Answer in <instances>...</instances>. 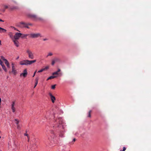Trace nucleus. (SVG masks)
<instances>
[{"label": "nucleus", "instance_id": "nucleus-50", "mask_svg": "<svg viewBox=\"0 0 151 151\" xmlns=\"http://www.w3.org/2000/svg\"><path fill=\"white\" fill-rule=\"evenodd\" d=\"M1 45V41L0 40V45Z\"/></svg>", "mask_w": 151, "mask_h": 151}, {"label": "nucleus", "instance_id": "nucleus-44", "mask_svg": "<svg viewBox=\"0 0 151 151\" xmlns=\"http://www.w3.org/2000/svg\"><path fill=\"white\" fill-rule=\"evenodd\" d=\"M60 71V69H58V70L57 71L58 72V73Z\"/></svg>", "mask_w": 151, "mask_h": 151}, {"label": "nucleus", "instance_id": "nucleus-49", "mask_svg": "<svg viewBox=\"0 0 151 151\" xmlns=\"http://www.w3.org/2000/svg\"><path fill=\"white\" fill-rule=\"evenodd\" d=\"M1 98H0V103H1Z\"/></svg>", "mask_w": 151, "mask_h": 151}, {"label": "nucleus", "instance_id": "nucleus-41", "mask_svg": "<svg viewBox=\"0 0 151 151\" xmlns=\"http://www.w3.org/2000/svg\"><path fill=\"white\" fill-rule=\"evenodd\" d=\"M15 8V7H12V8H10L9 9H10L11 10H12L13 9H14Z\"/></svg>", "mask_w": 151, "mask_h": 151}, {"label": "nucleus", "instance_id": "nucleus-52", "mask_svg": "<svg viewBox=\"0 0 151 151\" xmlns=\"http://www.w3.org/2000/svg\"><path fill=\"white\" fill-rule=\"evenodd\" d=\"M27 138H28V141H29V137H28Z\"/></svg>", "mask_w": 151, "mask_h": 151}, {"label": "nucleus", "instance_id": "nucleus-6", "mask_svg": "<svg viewBox=\"0 0 151 151\" xmlns=\"http://www.w3.org/2000/svg\"><path fill=\"white\" fill-rule=\"evenodd\" d=\"M26 52L28 54V57L29 59H32L34 58V53L31 51L29 50H27Z\"/></svg>", "mask_w": 151, "mask_h": 151}, {"label": "nucleus", "instance_id": "nucleus-12", "mask_svg": "<svg viewBox=\"0 0 151 151\" xmlns=\"http://www.w3.org/2000/svg\"><path fill=\"white\" fill-rule=\"evenodd\" d=\"M49 95L50 97V98L52 102L54 103L55 102V97L54 96L50 93H49Z\"/></svg>", "mask_w": 151, "mask_h": 151}, {"label": "nucleus", "instance_id": "nucleus-25", "mask_svg": "<svg viewBox=\"0 0 151 151\" xmlns=\"http://www.w3.org/2000/svg\"><path fill=\"white\" fill-rule=\"evenodd\" d=\"M91 110H90L88 113V117H91Z\"/></svg>", "mask_w": 151, "mask_h": 151}, {"label": "nucleus", "instance_id": "nucleus-39", "mask_svg": "<svg viewBox=\"0 0 151 151\" xmlns=\"http://www.w3.org/2000/svg\"><path fill=\"white\" fill-rule=\"evenodd\" d=\"M27 26H28V25H32V24L30 23H27Z\"/></svg>", "mask_w": 151, "mask_h": 151}, {"label": "nucleus", "instance_id": "nucleus-26", "mask_svg": "<svg viewBox=\"0 0 151 151\" xmlns=\"http://www.w3.org/2000/svg\"><path fill=\"white\" fill-rule=\"evenodd\" d=\"M52 52H49L47 56L46 57H47L48 56H52Z\"/></svg>", "mask_w": 151, "mask_h": 151}, {"label": "nucleus", "instance_id": "nucleus-9", "mask_svg": "<svg viewBox=\"0 0 151 151\" xmlns=\"http://www.w3.org/2000/svg\"><path fill=\"white\" fill-rule=\"evenodd\" d=\"M60 151H70V150L68 147L64 145L60 148Z\"/></svg>", "mask_w": 151, "mask_h": 151}, {"label": "nucleus", "instance_id": "nucleus-40", "mask_svg": "<svg viewBox=\"0 0 151 151\" xmlns=\"http://www.w3.org/2000/svg\"><path fill=\"white\" fill-rule=\"evenodd\" d=\"M12 27L14 28V30L19 31V30H18L17 28H15L14 27Z\"/></svg>", "mask_w": 151, "mask_h": 151}, {"label": "nucleus", "instance_id": "nucleus-5", "mask_svg": "<svg viewBox=\"0 0 151 151\" xmlns=\"http://www.w3.org/2000/svg\"><path fill=\"white\" fill-rule=\"evenodd\" d=\"M28 16L30 18H32L35 21H42L43 20L41 18L38 17L35 14H29L28 15Z\"/></svg>", "mask_w": 151, "mask_h": 151}, {"label": "nucleus", "instance_id": "nucleus-47", "mask_svg": "<svg viewBox=\"0 0 151 151\" xmlns=\"http://www.w3.org/2000/svg\"><path fill=\"white\" fill-rule=\"evenodd\" d=\"M0 22H4V21L3 20L1 19H0Z\"/></svg>", "mask_w": 151, "mask_h": 151}, {"label": "nucleus", "instance_id": "nucleus-23", "mask_svg": "<svg viewBox=\"0 0 151 151\" xmlns=\"http://www.w3.org/2000/svg\"><path fill=\"white\" fill-rule=\"evenodd\" d=\"M14 121H16L15 123L16 124L17 126H18L19 125V121L17 119H14Z\"/></svg>", "mask_w": 151, "mask_h": 151}, {"label": "nucleus", "instance_id": "nucleus-34", "mask_svg": "<svg viewBox=\"0 0 151 151\" xmlns=\"http://www.w3.org/2000/svg\"><path fill=\"white\" fill-rule=\"evenodd\" d=\"M4 7L5 9H6L8 8V6L7 5H4Z\"/></svg>", "mask_w": 151, "mask_h": 151}, {"label": "nucleus", "instance_id": "nucleus-10", "mask_svg": "<svg viewBox=\"0 0 151 151\" xmlns=\"http://www.w3.org/2000/svg\"><path fill=\"white\" fill-rule=\"evenodd\" d=\"M37 142L36 139L34 138H33L31 141H30V143L32 145V146H34V147L33 149H35L36 147H35L34 146H36V143ZM32 149L33 148H32Z\"/></svg>", "mask_w": 151, "mask_h": 151}, {"label": "nucleus", "instance_id": "nucleus-18", "mask_svg": "<svg viewBox=\"0 0 151 151\" xmlns=\"http://www.w3.org/2000/svg\"><path fill=\"white\" fill-rule=\"evenodd\" d=\"M64 132L63 131H60V133H59V135L60 137H64Z\"/></svg>", "mask_w": 151, "mask_h": 151}, {"label": "nucleus", "instance_id": "nucleus-45", "mask_svg": "<svg viewBox=\"0 0 151 151\" xmlns=\"http://www.w3.org/2000/svg\"><path fill=\"white\" fill-rule=\"evenodd\" d=\"M35 75V72H34L33 74V75L32 76V77H34Z\"/></svg>", "mask_w": 151, "mask_h": 151}, {"label": "nucleus", "instance_id": "nucleus-53", "mask_svg": "<svg viewBox=\"0 0 151 151\" xmlns=\"http://www.w3.org/2000/svg\"><path fill=\"white\" fill-rule=\"evenodd\" d=\"M37 70H36L34 72H35V74H36V72H37Z\"/></svg>", "mask_w": 151, "mask_h": 151}, {"label": "nucleus", "instance_id": "nucleus-42", "mask_svg": "<svg viewBox=\"0 0 151 151\" xmlns=\"http://www.w3.org/2000/svg\"><path fill=\"white\" fill-rule=\"evenodd\" d=\"M43 40L44 41H46V40H47L48 39H47V38H45V39H44Z\"/></svg>", "mask_w": 151, "mask_h": 151}, {"label": "nucleus", "instance_id": "nucleus-56", "mask_svg": "<svg viewBox=\"0 0 151 151\" xmlns=\"http://www.w3.org/2000/svg\"><path fill=\"white\" fill-rule=\"evenodd\" d=\"M54 115H55V114H54ZM54 117H55V116H54Z\"/></svg>", "mask_w": 151, "mask_h": 151}, {"label": "nucleus", "instance_id": "nucleus-3", "mask_svg": "<svg viewBox=\"0 0 151 151\" xmlns=\"http://www.w3.org/2000/svg\"><path fill=\"white\" fill-rule=\"evenodd\" d=\"M17 26L21 28H26L29 29V27L28 26L27 23L24 22H21L17 24Z\"/></svg>", "mask_w": 151, "mask_h": 151}, {"label": "nucleus", "instance_id": "nucleus-55", "mask_svg": "<svg viewBox=\"0 0 151 151\" xmlns=\"http://www.w3.org/2000/svg\"><path fill=\"white\" fill-rule=\"evenodd\" d=\"M32 150H29V151H32Z\"/></svg>", "mask_w": 151, "mask_h": 151}, {"label": "nucleus", "instance_id": "nucleus-32", "mask_svg": "<svg viewBox=\"0 0 151 151\" xmlns=\"http://www.w3.org/2000/svg\"><path fill=\"white\" fill-rule=\"evenodd\" d=\"M49 68V67L48 66H46L45 68H43V69H45V70H47Z\"/></svg>", "mask_w": 151, "mask_h": 151}, {"label": "nucleus", "instance_id": "nucleus-43", "mask_svg": "<svg viewBox=\"0 0 151 151\" xmlns=\"http://www.w3.org/2000/svg\"><path fill=\"white\" fill-rule=\"evenodd\" d=\"M24 35L25 37L29 35H28V34H24Z\"/></svg>", "mask_w": 151, "mask_h": 151}, {"label": "nucleus", "instance_id": "nucleus-48", "mask_svg": "<svg viewBox=\"0 0 151 151\" xmlns=\"http://www.w3.org/2000/svg\"><path fill=\"white\" fill-rule=\"evenodd\" d=\"M19 58V56H18L17 58H16V59L17 60V59H18Z\"/></svg>", "mask_w": 151, "mask_h": 151}, {"label": "nucleus", "instance_id": "nucleus-15", "mask_svg": "<svg viewBox=\"0 0 151 151\" xmlns=\"http://www.w3.org/2000/svg\"><path fill=\"white\" fill-rule=\"evenodd\" d=\"M12 41L14 42V44L17 47H18L19 46V43L18 40H14Z\"/></svg>", "mask_w": 151, "mask_h": 151}, {"label": "nucleus", "instance_id": "nucleus-17", "mask_svg": "<svg viewBox=\"0 0 151 151\" xmlns=\"http://www.w3.org/2000/svg\"><path fill=\"white\" fill-rule=\"evenodd\" d=\"M6 29L0 27V33H6Z\"/></svg>", "mask_w": 151, "mask_h": 151}, {"label": "nucleus", "instance_id": "nucleus-1", "mask_svg": "<svg viewBox=\"0 0 151 151\" xmlns=\"http://www.w3.org/2000/svg\"><path fill=\"white\" fill-rule=\"evenodd\" d=\"M54 124L55 126L53 127H57L59 128H62L64 129V122L61 117H59L57 119L55 120Z\"/></svg>", "mask_w": 151, "mask_h": 151}, {"label": "nucleus", "instance_id": "nucleus-57", "mask_svg": "<svg viewBox=\"0 0 151 151\" xmlns=\"http://www.w3.org/2000/svg\"><path fill=\"white\" fill-rule=\"evenodd\" d=\"M1 138V136H0V138Z\"/></svg>", "mask_w": 151, "mask_h": 151}, {"label": "nucleus", "instance_id": "nucleus-33", "mask_svg": "<svg viewBox=\"0 0 151 151\" xmlns=\"http://www.w3.org/2000/svg\"><path fill=\"white\" fill-rule=\"evenodd\" d=\"M27 131H26V133H25L24 134V135L25 136H26L28 137V134L27 133Z\"/></svg>", "mask_w": 151, "mask_h": 151}, {"label": "nucleus", "instance_id": "nucleus-21", "mask_svg": "<svg viewBox=\"0 0 151 151\" xmlns=\"http://www.w3.org/2000/svg\"><path fill=\"white\" fill-rule=\"evenodd\" d=\"M5 64L6 65L7 67L8 68L9 67V63L8 62V61H7V60H6L5 62Z\"/></svg>", "mask_w": 151, "mask_h": 151}, {"label": "nucleus", "instance_id": "nucleus-51", "mask_svg": "<svg viewBox=\"0 0 151 151\" xmlns=\"http://www.w3.org/2000/svg\"><path fill=\"white\" fill-rule=\"evenodd\" d=\"M19 125H18V126H17V128H19Z\"/></svg>", "mask_w": 151, "mask_h": 151}, {"label": "nucleus", "instance_id": "nucleus-27", "mask_svg": "<svg viewBox=\"0 0 151 151\" xmlns=\"http://www.w3.org/2000/svg\"><path fill=\"white\" fill-rule=\"evenodd\" d=\"M0 64L2 66V65H4V64L3 63V62L2 61L1 59H0Z\"/></svg>", "mask_w": 151, "mask_h": 151}, {"label": "nucleus", "instance_id": "nucleus-36", "mask_svg": "<svg viewBox=\"0 0 151 151\" xmlns=\"http://www.w3.org/2000/svg\"><path fill=\"white\" fill-rule=\"evenodd\" d=\"M76 140V139L75 138H74L73 139V140H72V142L73 143V142L75 141Z\"/></svg>", "mask_w": 151, "mask_h": 151}, {"label": "nucleus", "instance_id": "nucleus-4", "mask_svg": "<svg viewBox=\"0 0 151 151\" xmlns=\"http://www.w3.org/2000/svg\"><path fill=\"white\" fill-rule=\"evenodd\" d=\"M57 143V141L55 137H51L50 139L49 144L50 146L53 147Z\"/></svg>", "mask_w": 151, "mask_h": 151}, {"label": "nucleus", "instance_id": "nucleus-30", "mask_svg": "<svg viewBox=\"0 0 151 151\" xmlns=\"http://www.w3.org/2000/svg\"><path fill=\"white\" fill-rule=\"evenodd\" d=\"M58 72L57 71H56V72H55L52 73V75H58Z\"/></svg>", "mask_w": 151, "mask_h": 151}, {"label": "nucleus", "instance_id": "nucleus-35", "mask_svg": "<svg viewBox=\"0 0 151 151\" xmlns=\"http://www.w3.org/2000/svg\"><path fill=\"white\" fill-rule=\"evenodd\" d=\"M55 63V61L54 60H52V65H54Z\"/></svg>", "mask_w": 151, "mask_h": 151}, {"label": "nucleus", "instance_id": "nucleus-31", "mask_svg": "<svg viewBox=\"0 0 151 151\" xmlns=\"http://www.w3.org/2000/svg\"><path fill=\"white\" fill-rule=\"evenodd\" d=\"M126 149V148L125 147H123V150H121L120 151H125Z\"/></svg>", "mask_w": 151, "mask_h": 151}, {"label": "nucleus", "instance_id": "nucleus-54", "mask_svg": "<svg viewBox=\"0 0 151 151\" xmlns=\"http://www.w3.org/2000/svg\"><path fill=\"white\" fill-rule=\"evenodd\" d=\"M1 68L0 67V71H1Z\"/></svg>", "mask_w": 151, "mask_h": 151}, {"label": "nucleus", "instance_id": "nucleus-22", "mask_svg": "<svg viewBox=\"0 0 151 151\" xmlns=\"http://www.w3.org/2000/svg\"><path fill=\"white\" fill-rule=\"evenodd\" d=\"M2 67L3 69L4 70V71L6 72H7V70L4 65H2Z\"/></svg>", "mask_w": 151, "mask_h": 151}, {"label": "nucleus", "instance_id": "nucleus-20", "mask_svg": "<svg viewBox=\"0 0 151 151\" xmlns=\"http://www.w3.org/2000/svg\"><path fill=\"white\" fill-rule=\"evenodd\" d=\"M56 77V76H50V77H48V78L47 79V81L49 80H50V79H53V78H55Z\"/></svg>", "mask_w": 151, "mask_h": 151}, {"label": "nucleus", "instance_id": "nucleus-19", "mask_svg": "<svg viewBox=\"0 0 151 151\" xmlns=\"http://www.w3.org/2000/svg\"><path fill=\"white\" fill-rule=\"evenodd\" d=\"M38 79H39V78L38 77H37L35 78V85L34 86V88H35L37 86V85L38 83Z\"/></svg>", "mask_w": 151, "mask_h": 151}, {"label": "nucleus", "instance_id": "nucleus-24", "mask_svg": "<svg viewBox=\"0 0 151 151\" xmlns=\"http://www.w3.org/2000/svg\"><path fill=\"white\" fill-rule=\"evenodd\" d=\"M1 59L2 60L4 61H6V60H7L6 59L4 58V57L3 56H1Z\"/></svg>", "mask_w": 151, "mask_h": 151}, {"label": "nucleus", "instance_id": "nucleus-13", "mask_svg": "<svg viewBox=\"0 0 151 151\" xmlns=\"http://www.w3.org/2000/svg\"><path fill=\"white\" fill-rule=\"evenodd\" d=\"M15 104V101H13L12 102V104L11 105V109L12 110V112L14 113L15 112V109L14 107V104Z\"/></svg>", "mask_w": 151, "mask_h": 151}, {"label": "nucleus", "instance_id": "nucleus-7", "mask_svg": "<svg viewBox=\"0 0 151 151\" xmlns=\"http://www.w3.org/2000/svg\"><path fill=\"white\" fill-rule=\"evenodd\" d=\"M40 37H42L40 33H31L30 34V37L32 38H36Z\"/></svg>", "mask_w": 151, "mask_h": 151}, {"label": "nucleus", "instance_id": "nucleus-2", "mask_svg": "<svg viewBox=\"0 0 151 151\" xmlns=\"http://www.w3.org/2000/svg\"><path fill=\"white\" fill-rule=\"evenodd\" d=\"M36 61V60H24L21 61L20 63V64L21 65H27L32 64V63H35Z\"/></svg>", "mask_w": 151, "mask_h": 151}, {"label": "nucleus", "instance_id": "nucleus-29", "mask_svg": "<svg viewBox=\"0 0 151 151\" xmlns=\"http://www.w3.org/2000/svg\"><path fill=\"white\" fill-rule=\"evenodd\" d=\"M56 85H52L51 86V89H54L55 88V86Z\"/></svg>", "mask_w": 151, "mask_h": 151}, {"label": "nucleus", "instance_id": "nucleus-28", "mask_svg": "<svg viewBox=\"0 0 151 151\" xmlns=\"http://www.w3.org/2000/svg\"><path fill=\"white\" fill-rule=\"evenodd\" d=\"M45 70V69H43V68L40 70L38 71V73H40L42 72L43 71Z\"/></svg>", "mask_w": 151, "mask_h": 151}, {"label": "nucleus", "instance_id": "nucleus-16", "mask_svg": "<svg viewBox=\"0 0 151 151\" xmlns=\"http://www.w3.org/2000/svg\"><path fill=\"white\" fill-rule=\"evenodd\" d=\"M8 35L12 39V40H14V36H13L12 33V32H10L8 34Z\"/></svg>", "mask_w": 151, "mask_h": 151}, {"label": "nucleus", "instance_id": "nucleus-14", "mask_svg": "<svg viewBox=\"0 0 151 151\" xmlns=\"http://www.w3.org/2000/svg\"><path fill=\"white\" fill-rule=\"evenodd\" d=\"M12 72L13 74L15 75L17 73L16 71L14 69V65L13 63H12Z\"/></svg>", "mask_w": 151, "mask_h": 151}, {"label": "nucleus", "instance_id": "nucleus-38", "mask_svg": "<svg viewBox=\"0 0 151 151\" xmlns=\"http://www.w3.org/2000/svg\"><path fill=\"white\" fill-rule=\"evenodd\" d=\"M59 111H60V112H59V114H61L63 113L62 111L61 110H59Z\"/></svg>", "mask_w": 151, "mask_h": 151}, {"label": "nucleus", "instance_id": "nucleus-11", "mask_svg": "<svg viewBox=\"0 0 151 151\" xmlns=\"http://www.w3.org/2000/svg\"><path fill=\"white\" fill-rule=\"evenodd\" d=\"M27 75V70L26 69L24 70L23 73H22L20 74V76H23L24 77H26Z\"/></svg>", "mask_w": 151, "mask_h": 151}, {"label": "nucleus", "instance_id": "nucleus-37", "mask_svg": "<svg viewBox=\"0 0 151 151\" xmlns=\"http://www.w3.org/2000/svg\"><path fill=\"white\" fill-rule=\"evenodd\" d=\"M21 37L22 38H23L25 37L24 36V34H22V35L21 36Z\"/></svg>", "mask_w": 151, "mask_h": 151}, {"label": "nucleus", "instance_id": "nucleus-46", "mask_svg": "<svg viewBox=\"0 0 151 151\" xmlns=\"http://www.w3.org/2000/svg\"><path fill=\"white\" fill-rule=\"evenodd\" d=\"M5 9H2V11L3 12H4L5 11Z\"/></svg>", "mask_w": 151, "mask_h": 151}, {"label": "nucleus", "instance_id": "nucleus-8", "mask_svg": "<svg viewBox=\"0 0 151 151\" xmlns=\"http://www.w3.org/2000/svg\"><path fill=\"white\" fill-rule=\"evenodd\" d=\"M22 35V34L21 33L19 32L16 33L14 35V39L16 40H18L19 38L21 37Z\"/></svg>", "mask_w": 151, "mask_h": 151}]
</instances>
